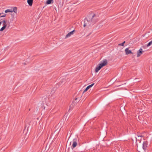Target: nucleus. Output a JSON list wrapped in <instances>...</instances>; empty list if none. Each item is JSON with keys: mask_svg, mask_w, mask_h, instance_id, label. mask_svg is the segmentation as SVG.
<instances>
[{"mask_svg": "<svg viewBox=\"0 0 152 152\" xmlns=\"http://www.w3.org/2000/svg\"><path fill=\"white\" fill-rule=\"evenodd\" d=\"M125 51L126 54H128L132 53V52L130 50H129L128 48L126 49Z\"/></svg>", "mask_w": 152, "mask_h": 152, "instance_id": "nucleus-9", "label": "nucleus"}, {"mask_svg": "<svg viewBox=\"0 0 152 152\" xmlns=\"http://www.w3.org/2000/svg\"><path fill=\"white\" fill-rule=\"evenodd\" d=\"M125 42L124 41L122 43L119 44L118 45L123 46L124 45V44Z\"/></svg>", "mask_w": 152, "mask_h": 152, "instance_id": "nucleus-15", "label": "nucleus"}, {"mask_svg": "<svg viewBox=\"0 0 152 152\" xmlns=\"http://www.w3.org/2000/svg\"><path fill=\"white\" fill-rule=\"evenodd\" d=\"M75 30H74L72 31L69 33L66 36V38L69 37H70L72 35L74 34V32H75Z\"/></svg>", "mask_w": 152, "mask_h": 152, "instance_id": "nucleus-7", "label": "nucleus"}, {"mask_svg": "<svg viewBox=\"0 0 152 152\" xmlns=\"http://www.w3.org/2000/svg\"><path fill=\"white\" fill-rule=\"evenodd\" d=\"M1 23H2V21H1L0 22V25H1Z\"/></svg>", "mask_w": 152, "mask_h": 152, "instance_id": "nucleus-18", "label": "nucleus"}, {"mask_svg": "<svg viewBox=\"0 0 152 152\" xmlns=\"http://www.w3.org/2000/svg\"><path fill=\"white\" fill-rule=\"evenodd\" d=\"M6 16V14H4V15H2L0 17H4Z\"/></svg>", "mask_w": 152, "mask_h": 152, "instance_id": "nucleus-16", "label": "nucleus"}, {"mask_svg": "<svg viewBox=\"0 0 152 152\" xmlns=\"http://www.w3.org/2000/svg\"><path fill=\"white\" fill-rule=\"evenodd\" d=\"M33 0H27V3L30 6H31L33 4Z\"/></svg>", "mask_w": 152, "mask_h": 152, "instance_id": "nucleus-10", "label": "nucleus"}, {"mask_svg": "<svg viewBox=\"0 0 152 152\" xmlns=\"http://www.w3.org/2000/svg\"><path fill=\"white\" fill-rule=\"evenodd\" d=\"M147 147V143L146 142H144L143 143L142 148L145 150Z\"/></svg>", "mask_w": 152, "mask_h": 152, "instance_id": "nucleus-8", "label": "nucleus"}, {"mask_svg": "<svg viewBox=\"0 0 152 152\" xmlns=\"http://www.w3.org/2000/svg\"><path fill=\"white\" fill-rule=\"evenodd\" d=\"M95 17V15L93 13L89 14L84 20L83 26H88L95 23L96 22L94 18Z\"/></svg>", "mask_w": 152, "mask_h": 152, "instance_id": "nucleus-1", "label": "nucleus"}, {"mask_svg": "<svg viewBox=\"0 0 152 152\" xmlns=\"http://www.w3.org/2000/svg\"><path fill=\"white\" fill-rule=\"evenodd\" d=\"M107 61L106 59L103 60L102 61L101 63L96 67L95 69L96 72H97L102 67L107 65Z\"/></svg>", "mask_w": 152, "mask_h": 152, "instance_id": "nucleus-2", "label": "nucleus"}, {"mask_svg": "<svg viewBox=\"0 0 152 152\" xmlns=\"http://www.w3.org/2000/svg\"><path fill=\"white\" fill-rule=\"evenodd\" d=\"M53 1V0H48L46 2V3L47 4H50Z\"/></svg>", "mask_w": 152, "mask_h": 152, "instance_id": "nucleus-13", "label": "nucleus"}, {"mask_svg": "<svg viewBox=\"0 0 152 152\" xmlns=\"http://www.w3.org/2000/svg\"><path fill=\"white\" fill-rule=\"evenodd\" d=\"M77 138H75L72 140V149L73 148H75L76 147L77 144Z\"/></svg>", "mask_w": 152, "mask_h": 152, "instance_id": "nucleus-4", "label": "nucleus"}, {"mask_svg": "<svg viewBox=\"0 0 152 152\" xmlns=\"http://www.w3.org/2000/svg\"><path fill=\"white\" fill-rule=\"evenodd\" d=\"M5 13H7L8 12H12V10L9 9L5 10Z\"/></svg>", "mask_w": 152, "mask_h": 152, "instance_id": "nucleus-12", "label": "nucleus"}, {"mask_svg": "<svg viewBox=\"0 0 152 152\" xmlns=\"http://www.w3.org/2000/svg\"><path fill=\"white\" fill-rule=\"evenodd\" d=\"M152 44V41L150 42L147 45V47L150 46Z\"/></svg>", "mask_w": 152, "mask_h": 152, "instance_id": "nucleus-14", "label": "nucleus"}, {"mask_svg": "<svg viewBox=\"0 0 152 152\" xmlns=\"http://www.w3.org/2000/svg\"><path fill=\"white\" fill-rule=\"evenodd\" d=\"M142 49L141 48L137 52V57H139L142 54Z\"/></svg>", "mask_w": 152, "mask_h": 152, "instance_id": "nucleus-5", "label": "nucleus"}, {"mask_svg": "<svg viewBox=\"0 0 152 152\" xmlns=\"http://www.w3.org/2000/svg\"><path fill=\"white\" fill-rule=\"evenodd\" d=\"M77 99H78V100H79V99L78 98H76L75 99V101H76L77 100Z\"/></svg>", "mask_w": 152, "mask_h": 152, "instance_id": "nucleus-17", "label": "nucleus"}, {"mask_svg": "<svg viewBox=\"0 0 152 152\" xmlns=\"http://www.w3.org/2000/svg\"><path fill=\"white\" fill-rule=\"evenodd\" d=\"M3 26L1 28L0 31H2L4 29L7 27L8 28L10 26V25L9 24L8 26L7 24H6V22L5 20H4L2 21Z\"/></svg>", "mask_w": 152, "mask_h": 152, "instance_id": "nucleus-3", "label": "nucleus"}, {"mask_svg": "<svg viewBox=\"0 0 152 152\" xmlns=\"http://www.w3.org/2000/svg\"><path fill=\"white\" fill-rule=\"evenodd\" d=\"M94 85V83H92V84L88 86L84 90V91L83 92V93H84L88 89H89V88H90L92 87Z\"/></svg>", "mask_w": 152, "mask_h": 152, "instance_id": "nucleus-6", "label": "nucleus"}, {"mask_svg": "<svg viewBox=\"0 0 152 152\" xmlns=\"http://www.w3.org/2000/svg\"><path fill=\"white\" fill-rule=\"evenodd\" d=\"M12 12H14L15 13H16L17 12V8L16 7H14L13 10H12Z\"/></svg>", "mask_w": 152, "mask_h": 152, "instance_id": "nucleus-11", "label": "nucleus"}]
</instances>
